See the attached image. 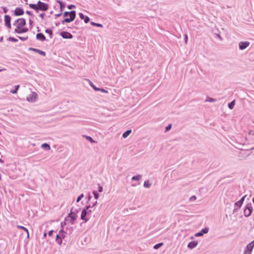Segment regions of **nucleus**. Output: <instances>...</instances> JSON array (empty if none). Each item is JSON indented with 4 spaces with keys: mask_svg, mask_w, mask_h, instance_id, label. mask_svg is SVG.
<instances>
[{
    "mask_svg": "<svg viewBox=\"0 0 254 254\" xmlns=\"http://www.w3.org/2000/svg\"><path fill=\"white\" fill-rule=\"evenodd\" d=\"M5 70V69L3 68V69H0V71H2L3 70Z\"/></svg>",
    "mask_w": 254,
    "mask_h": 254,
    "instance_id": "69168bd1",
    "label": "nucleus"
},
{
    "mask_svg": "<svg viewBox=\"0 0 254 254\" xmlns=\"http://www.w3.org/2000/svg\"><path fill=\"white\" fill-rule=\"evenodd\" d=\"M41 147L46 150H49L51 149L50 145L46 143L42 144Z\"/></svg>",
    "mask_w": 254,
    "mask_h": 254,
    "instance_id": "4be33fe9",
    "label": "nucleus"
},
{
    "mask_svg": "<svg viewBox=\"0 0 254 254\" xmlns=\"http://www.w3.org/2000/svg\"><path fill=\"white\" fill-rule=\"evenodd\" d=\"M45 15V13H43L40 14V15H39V16H40L42 19H44Z\"/></svg>",
    "mask_w": 254,
    "mask_h": 254,
    "instance_id": "6e6d98bb",
    "label": "nucleus"
},
{
    "mask_svg": "<svg viewBox=\"0 0 254 254\" xmlns=\"http://www.w3.org/2000/svg\"><path fill=\"white\" fill-rule=\"evenodd\" d=\"M37 97V94L36 93L33 92L27 97V100L29 102H34Z\"/></svg>",
    "mask_w": 254,
    "mask_h": 254,
    "instance_id": "0eeeda50",
    "label": "nucleus"
},
{
    "mask_svg": "<svg viewBox=\"0 0 254 254\" xmlns=\"http://www.w3.org/2000/svg\"><path fill=\"white\" fill-rule=\"evenodd\" d=\"M235 104V101L233 100V101H232L231 102H230L228 104V106L229 109H233L234 108Z\"/></svg>",
    "mask_w": 254,
    "mask_h": 254,
    "instance_id": "cd10ccee",
    "label": "nucleus"
},
{
    "mask_svg": "<svg viewBox=\"0 0 254 254\" xmlns=\"http://www.w3.org/2000/svg\"><path fill=\"white\" fill-rule=\"evenodd\" d=\"M45 32L49 34L50 38L51 39L53 37V31L50 29H47L45 30Z\"/></svg>",
    "mask_w": 254,
    "mask_h": 254,
    "instance_id": "a878e982",
    "label": "nucleus"
},
{
    "mask_svg": "<svg viewBox=\"0 0 254 254\" xmlns=\"http://www.w3.org/2000/svg\"><path fill=\"white\" fill-rule=\"evenodd\" d=\"M99 91H101L102 92H103V93H108V91L104 89H103V88H99Z\"/></svg>",
    "mask_w": 254,
    "mask_h": 254,
    "instance_id": "de8ad7c7",
    "label": "nucleus"
},
{
    "mask_svg": "<svg viewBox=\"0 0 254 254\" xmlns=\"http://www.w3.org/2000/svg\"><path fill=\"white\" fill-rule=\"evenodd\" d=\"M93 193L94 194L95 199H97L99 198V194L96 191H93Z\"/></svg>",
    "mask_w": 254,
    "mask_h": 254,
    "instance_id": "4c0bfd02",
    "label": "nucleus"
},
{
    "mask_svg": "<svg viewBox=\"0 0 254 254\" xmlns=\"http://www.w3.org/2000/svg\"><path fill=\"white\" fill-rule=\"evenodd\" d=\"M196 199V197L195 195H193L190 198V200L191 201H194Z\"/></svg>",
    "mask_w": 254,
    "mask_h": 254,
    "instance_id": "49530a36",
    "label": "nucleus"
},
{
    "mask_svg": "<svg viewBox=\"0 0 254 254\" xmlns=\"http://www.w3.org/2000/svg\"><path fill=\"white\" fill-rule=\"evenodd\" d=\"M60 35L64 39H71L73 37L71 34L66 31L61 32Z\"/></svg>",
    "mask_w": 254,
    "mask_h": 254,
    "instance_id": "1a4fd4ad",
    "label": "nucleus"
},
{
    "mask_svg": "<svg viewBox=\"0 0 254 254\" xmlns=\"http://www.w3.org/2000/svg\"><path fill=\"white\" fill-rule=\"evenodd\" d=\"M91 24L92 25L95 26H97V27H103V25L101 24L95 23L94 22H91Z\"/></svg>",
    "mask_w": 254,
    "mask_h": 254,
    "instance_id": "f704fd0d",
    "label": "nucleus"
},
{
    "mask_svg": "<svg viewBox=\"0 0 254 254\" xmlns=\"http://www.w3.org/2000/svg\"><path fill=\"white\" fill-rule=\"evenodd\" d=\"M98 191L100 192L103 191V187L102 186H99Z\"/></svg>",
    "mask_w": 254,
    "mask_h": 254,
    "instance_id": "3c124183",
    "label": "nucleus"
},
{
    "mask_svg": "<svg viewBox=\"0 0 254 254\" xmlns=\"http://www.w3.org/2000/svg\"><path fill=\"white\" fill-rule=\"evenodd\" d=\"M77 243L79 247L86 245L88 243L87 239H78Z\"/></svg>",
    "mask_w": 254,
    "mask_h": 254,
    "instance_id": "4468645a",
    "label": "nucleus"
},
{
    "mask_svg": "<svg viewBox=\"0 0 254 254\" xmlns=\"http://www.w3.org/2000/svg\"><path fill=\"white\" fill-rule=\"evenodd\" d=\"M11 17L8 15H6L4 16V23L5 25L7 26L8 28H11V24H10Z\"/></svg>",
    "mask_w": 254,
    "mask_h": 254,
    "instance_id": "9d476101",
    "label": "nucleus"
},
{
    "mask_svg": "<svg viewBox=\"0 0 254 254\" xmlns=\"http://www.w3.org/2000/svg\"><path fill=\"white\" fill-rule=\"evenodd\" d=\"M247 195H244V196H243L241 199L240 200H239V202H240L241 203H242V204L244 202V201L245 200V197H246Z\"/></svg>",
    "mask_w": 254,
    "mask_h": 254,
    "instance_id": "c03bdc74",
    "label": "nucleus"
},
{
    "mask_svg": "<svg viewBox=\"0 0 254 254\" xmlns=\"http://www.w3.org/2000/svg\"><path fill=\"white\" fill-rule=\"evenodd\" d=\"M250 44L248 41L240 42L239 44V48L240 50H243L247 48Z\"/></svg>",
    "mask_w": 254,
    "mask_h": 254,
    "instance_id": "6e6552de",
    "label": "nucleus"
},
{
    "mask_svg": "<svg viewBox=\"0 0 254 254\" xmlns=\"http://www.w3.org/2000/svg\"><path fill=\"white\" fill-rule=\"evenodd\" d=\"M8 40L13 42H16L18 41V40L17 39L12 37H9Z\"/></svg>",
    "mask_w": 254,
    "mask_h": 254,
    "instance_id": "e433bc0d",
    "label": "nucleus"
},
{
    "mask_svg": "<svg viewBox=\"0 0 254 254\" xmlns=\"http://www.w3.org/2000/svg\"><path fill=\"white\" fill-rule=\"evenodd\" d=\"M254 247V241L249 243L246 247V249L243 254H251Z\"/></svg>",
    "mask_w": 254,
    "mask_h": 254,
    "instance_id": "423d86ee",
    "label": "nucleus"
},
{
    "mask_svg": "<svg viewBox=\"0 0 254 254\" xmlns=\"http://www.w3.org/2000/svg\"><path fill=\"white\" fill-rule=\"evenodd\" d=\"M3 12L4 13H6L7 12L8 10H7V9L6 7H3Z\"/></svg>",
    "mask_w": 254,
    "mask_h": 254,
    "instance_id": "4d7b16f0",
    "label": "nucleus"
},
{
    "mask_svg": "<svg viewBox=\"0 0 254 254\" xmlns=\"http://www.w3.org/2000/svg\"><path fill=\"white\" fill-rule=\"evenodd\" d=\"M19 23H18V25L19 27H21V28L24 27L26 25V21L24 18H19Z\"/></svg>",
    "mask_w": 254,
    "mask_h": 254,
    "instance_id": "aec40b11",
    "label": "nucleus"
},
{
    "mask_svg": "<svg viewBox=\"0 0 254 254\" xmlns=\"http://www.w3.org/2000/svg\"><path fill=\"white\" fill-rule=\"evenodd\" d=\"M28 31V29L27 28H23L22 27V29H21L20 33H25Z\"/></svg>",
    "mask_w": 254,
    "mask_h": 254,
    "instance_id": "ea45409f",
    "label": "nucleus"
},
{
    "mask_svg": "<svg viewBox=\"0 0 254 254\" xmlns=\"http://www.w3.org/2000/svg\"><path fill=\"white\" fill-rule=\"evenodd\" d=\"M19 88V85H17L15 86L14 90H10V92L12 93V94H16V93H17V90H18Z\"/></svg>",
    "mask_w": 254,
    "mask_h": 254,
    "instance_id": "c756f323",
    "label": "nucleus"
},
{
    "mask_svg": "<svg viewBox=\"0 0 254 254\" xmlns=\"http://www.w3.org/2000/svg\"><path fill=\"white\" fill-rule=\"evenodd\" d=\"M63 15L65 18L62 20V23L64 24L65 23H69L74 20L76 16V12L74 10L65 11Z\"/></svg>",
    "mask_w": 254,
    "mask_h": 254,
    "instance_id": "f03ea898",
    "label": "nucleus"
},
{
    "mask_svg": "<svg viewBox=\"0 0 254 254\" xmlns=\"http://www.w3.org/2000/svg\"><path fill=\"white\" fill-rule=\"evenodd\" d=\"M24 14V10L20 7H16L14 10V14L15 16H20Z\"/></svg>",
    "mask_w": 254,
    "mask_h": 254,
    "instance_id": "9b49d317",
    "label": "nucleus"
},
{
    "mask_svg": "<svg viewBox=\"0 0 254 254\" xmlns=\"http://www.w3.org/2000/svg\"><path fill=\"white\" fill-rule=\"evenodd\" d=\"M141 178V175H137L136 176H133L131 178L132 181H139Z\"/></svg>",
    "mask_w": 254,
    "mask_h": 254,
    "instance_id": "393cba45",
    "label": "nucleus"
},
{
    "mask_svg": "<svg viewBox=\"0 0 254 254\" xmlns=\"http://www.w3.org/2000/svg\"><path fill=\"white\" fill-rule=\"evenodd\" d=\"M3 40V37H0V41L2 42Z\"/></svg>",
    "mask_w": 254,
    "mask_h": 254,
    "instance_id": "0e129e2a",
    "label": "nucleus"
},
{
    "mask_svg": "<svg viewBox=\"0 0 254 254\" xmlns=\"http://www.w3.org/2000/svg\"><path fill=\"white\" fill-rule=\"evenodd\" d=\"M143 186L145 188H149L150 187L151 184L149 183L148 181H146L144 182Z\"/></svg>",
    "mask_w": 254,
    "mask_h": 254,
    "instance_id": "2f4dec72",
    "label": "nucleus"
},
{
    "mask_svg": "<svg viewBox=\"0 0 254 254\" xmlns=\"http://www.w3.org/2000/svg\"><path fill=\"white\" fill-rule=\"evenodd\" d=\"M131 132V129L127 130L126 132H125L123 133V137L124 138H127L130 134Z\"/></svg>",
    "mask_w": 254,
    "mask_h": 254,
    "instance_id": "5701e85b",
    "label": "nucleus"
},
{
    "mask_svg": "<svg viewBox=\"0 0 254 254\" xmlns=\"http://www.w3.org/2000/svg\"><path fill=\"white\" fill-rule=\"evenodd\" d=\"M162 245H163V243H160L155 245L153 248L154 249L157 250V249H159V248H160Z\"/></svg>",
    "mask_w": 254,
    "mask_h": 254,
    "instance_id": "c9c22d12",
    "label": "nucleus"
},
{
    "mask_svg": "<svg viewBox=\"0 0 254 254\" xmlns=\"http://www.w3.org/2000/svg\"><path fill=\"white\" fill-rule=\"evenodd\" d=\"M247 195H244V196H243L241 199L240 200H239V202H240L241 203H242V204L244 202V201L245 200V197H246Z\"/></svg>",
    "mask_w": 254,
    "mask_h": 254,
    "instance_id": "a18cd8bd",
    "label": "nucleus"
},
{
    "mask_svg": "<svg viewBox=\"0 0 254 254\" xmlns=\"http://www.w3.org/2000/svg\"><path fill=\"white\" fill-rule=\"evenodd\" d=\"M62 14V13H59V14H56V17H59V16H60Z\"/></svg>",
    "mask_w": 254,
    "mask_h": 254,
    "instance_id": "680f3d73",
    "label": "nucleus"
},
{
    "mask_svg": "<svg viewBox=\"0 0 254 254\" xmlns=\"http://www.w3.org/2000/svg\"><path fill=\"white\" fill-rule=\"evenodd\" d=\"M208 232V228H204L202 229L200 232L196 233L194 234L195 237L202 236L204 234H206Z\"/></svg>",
    "mask_w": 254,
    "mask_h": 254,
    "instance_id": "f8f14e48",
    "label": "nucleus"
},
{
    "mask_svg": "<svg viewBox=\"0 0 254 254\" xmlns=\"http://www.w3.org/2000/svg\"><path fill=\"white\" fill-rule=\"evenodd\" d=\"M29 6L30 8L35 10L37 12H38L39 10L46 11L49 7L48 4L43 2L40 0L38 1L37 4L33 3L29 4Z\"/></svg>",
    "mask_w": 254,
    "mask_h": 254,
    "instance_id": "f257e3e1",
    "label": "nucleus"
},
{
    "mask_svg": "<svg viewBox=\"0 0 254 254\" xmlns=\"http://www.w3.org/2000/svg\"><path fill=\"white\" fill-rule=\"evenodd\" d=\"M84 137H85L86 138V139L87 140H88L89 142H90L91 143L95 142V141L93 140V139L89 136L84 135Z\"/></svg>",
    "mask_w": 254,
    "mask_h": 254,
    "instance_id": "c85d7f7f",
    "label": "nucleus"
},
{
    "mask_svg": "<svg viewBox=\"0 0 254 254\" xmlns=\"http://www.w3.org/2000/svg\"><path fill=\"white\" fill-rule=\"evenodd\" d=\"M171 127H172L171 124H169V125H168L166 127L165 131L167 132V131H169L171 128Z\"/></svg>",
    "mask_w": 254,
    "mask_h": 254,
    "instance_id": "79ce46f5",
    "label": "nucleus"
},
{
    "mask_svg": "<svg viewBox=\"0 0 254 254\" xmlns=\"http://www.w3.org/2000/svg\"><path fill=\"white\" fill-rule=\"evenodd\" d=\"M17 227L18 228H19L24 230V235H25L24 237H26V238H29V233H28V230L26 228H25L23 226H19V225H18Z\"/></svg>",
    "mask_w": 254,
    "mask_h": 254,
    "instance_id": "6ab92c4d",
    "label": "nucleus"
},
{
    "mask_svg": "<svg viewBox=\"0 0 254 254\" xmlns=\"http://www.w3.org/2000/svg\"><path fill=\"white\" fill-rule=\"evenodd\" d=\"M198 244L197 241H192L189 243L188 245V248L190 249H192L194 248Z\"/></svg>",
    "mask_w": 254,
    "mask_h": 254,
    "instance_id": "2eb2a0df",
    "label": "nucleus"
},
{
    "mask_svg": "<svg viewBox=\"0 0 254 254\" xmlns=\"http://www.w3.org/2000/svg\"><path fill=\"white\" fill-rule=\"evenodd\" d=\"M75 5H72V4L69 5L67 6V8L69 9H72L73 8H75Z\"/></svg>",
    "mask_w": 254,
    "mask_h": 254,
    "instance_id": "09e8293b",
    "label": "nucleus"
},
{
    "mask_svg": "<svg viewBox=\"0 0 254 254\" xmlns=\"http://www.w3.org/2000/svg\"><path fill=\"white\" fill-rule=\"evenodd\" d=\"M36 39L41 41H44L46 40V37L42 33H39L37 34Z\"/></svg>",
    "mask_w": 254,
    "mask_h": 254,
    "instance_id": "ddd939ff",
    "label": "nucleus"
},
{
    "mask_svg": "<svg viewBox=\"0 0 254 254\" xmlns=\"http://www.w3.org/2000/svg\"><path fill=\"white\" fill-rule=\"evenodd\" d=\"M253 208L251 203H248L245 207L244 211V215L245 217H248L250 216L253 211Z\"/></svg>",
    "mask_w": 254,
    "mask_h": 254,
    "instance_id": "39448f33",
    "label": "nucleus"
},
{
    "mask_svg": "<svg viewBox=\"0 0 254 254\" xmlns=\"http://www.w3.org/2000/svg\"><path fill=\"white\" fill-rule=\"evenodd\" d=\"M250 154H246L245 152H240L239 155L240 159L243 160L246 159L248 156H249Z\"/></svg>",
    "mask_w": 254,
    "mask_h": 254,
    "instance_id": "412c9836",
    "label": "nucleus"
},
{
    "mask_svg": "<svg viewBox=\"0 0 254 254\" xmlns=\"http://www.w3.org/2000/svg\"><path fill=\"white\" fill-rule=\"evenodd\" d=\"M90 85L95 90L97 91H99V88L96 87L91 81H90Z\"/></svg>",
    "mask_w": 254,
    "mask_h": 254,
    "instance_id": "72a5a7b5",
    "label": "nucleus"
},
{
    "mask_svg": "<svg viewBox=\"0 0 254 254\" xmlns=\"http://www.w3.org/2000/svg\"><path fill=\"white\" fill-rule=\"evenodd\" d=\"M53 230H51L48 232V235L49 237H51L52 236Z\"/></svg>",
    "mask_w": 254,
    "mask_h": 254,
    "instance_id": "603ef678",
    "label": "nucleus"
},
{
    "mask_svg": "<svg viewBox=\"0 0 254 254\" xmlns=\"http://www.w3.org/2000/svg\"><path fill=\"white\" fill-rule=\"evenodd\" d=\"M57 2L59 3L60 5L61 9L62 10V9L64 7L65 4L60 0H58Z\"/></svg>",
    "mask_w": 254,
    "mask_h": 254,
    "instance_id": "473e14b6",
    "label": "nucleus"
},
{
    "mask_svg": "<svg viewBox=\"0 0 254 254\" xmlns=\"http://www.w3.org/2000/svg\"><path fill=\"white\" fill-rule=\"evenodd\" d=\"M84 197V194L83 193L81 194L77 198L76 202H79L83 197Z\"/></svg>",
    "mask_w": 254,
    "mask_h": 254,
    "instance_id": "58836bf2",
    "label": "nucleus"
},
{
    "mask_svg": "<svg viewBox=\"0 0 254 254\" xmlns=\"http://www.w3.org/2000/svg\"><path fill=\"white\" fill-rule=\"evenodd\" d=\"M19 18L18 19H17L15 22L14 23H13V25H18V23H19Z\"/></svg>",
    "mask_w": 254,
    "mask_h": 254,
    "instance_id": "5fc2aeb1",
    "label": "nucleus"
},
{
    "mask_svg": "<svg viewBox=\"0 0 254 254\" xmlns=\"http://www.w3.org/2000/svg\"><path fill=\"white\" fill-rule=\"evenodd\" d=\"M91 197H92L91 196H89V199H88L90 200Z\"/></svg>",
    "mask_w": 254,
    "mask_h": 254,
    "instance_id": "338daca9",
    "label": "nucleus"
},
{
    "mask_svg": "<svg viewBox=\"0 0 254 254\" xmlns=\"http://www.w3.org/2000/svg\"><path fill=\"white\" fill-rule=\"evenodd\" d=\"M29 51H32L35 52L36 53H38L40 55H41L42 56H45V55H46L45 52H44V51H41V50H40L39 49H37L33 48H30L29 49Z\"/></svg>",
    "mask_w": 254,
    "mask_h": 254,
    "instance_id": "a211bd4d",
    "label": "nucleus"
},
{
    "mask_svg": "<svg viewBox=\"0 0 254 254\" xmlns=\"http://www.w3.org/2000/svg\"><path fill=\"white\" fill-rule=\"evenodd\" d=\"M96 203L97 201H96L94 204H93L92 207H91L90 205L86 206V207L82 210L81 214V219L82 220H85V222L87 221L88 219L86 218V216L89 213L91 212L92 211V210L89 209V208H92L94 205L96 204Z\"/></svg>",
    "mask_w": 254,
    "mask_h": 254,
    "instance_id": "7ed1b4c3",
    "label": "nucleus"
},
{
    "mask_svg": "<svg viewBox=\"0 0 254 254\" xmlns=\"http://www.w3.org/2000/svg\"><path fill=\"white\" fill-rule=\"evenodd\" d=\"M18 38H19V39H20L21 40L23 41L27 40L28 38V36H26V37L18 36Z\"/></svg>",
    "mask_w": 254,
    "mask_h": 254,
    "instance_id": "a19ab883",
    "label": "nucleus"
},
{
    "mask_svg": "<svg viewBox=\"0 0 254 254\" xmlns=\"http://www.w3.org/2000/svg\"><path fill=\"white\" fill-rule=\"evenodd\" d=\"M79 16L81 19H83L84 20L85 23H87L90 20V19L88 16H85L81 12L79 13Z\"/></svg>",
    "mask_w": 254,
    "mask_h": 254,
    "instance_id": "f3484780",
    "label": "nucleus"
},
{
    "mask_svg": "<svg viewBox=\"0 0 254 254\" xmlns=\"http://www.w3.org/2000/svg\"><path fill=\"white\" fill-rule=\"evenodd\" d=\"M46 236H47V233L45 231L43 233V237H44V238H45Z\"/></svg>",
    "mask_w": 254,
    "mask_h": 254,
    "instance_id": "bf43d9fd",
    "label": "nucleus"
},
{
    "mask_svg": "<svg viewBox=\"0 0 254 254\" xmlns=\"http://www.w3.org/2000/svg\"><path fill=\"white\" fill-rule=\"evenodd\" d=\"M242 203L239 202V201H237L234 204V208L233 210L234 212H236L238 210L241 208L242 205Z\"/></svg>",
    "mask_w": 254,
    "mask_h": 254,
    "instance_id": "dca6fc26",
    "label": "nucleus"
},
{
    "mask_svg": "<svg viewBox=\"0 0 254 254\" xmlns=\"http://www.w3.org/2000/svg\"><path fill=\"white\" fill-rule=\"evenodd\" d=\"M56 238H61L60 233L59 234H57V235L56 236Z\"/></svg>",
    "mask_w": 254,
    "mask_h": 254,
    "instance_id": "13d9d810",
    "label": "nucleus"
},
{
    "mask_svg": "<svg viewBox=\"0 0 254 254\" xmlns=\"http://www.w3.org/2000/svg\"><path fill=\"white\" fill-rule=\"evenodd\" d=\"M79 22V20H76L75 21V24H77Z\"/></svg>",
    "mask_w": 254,
    "mask_h": 254,
    "instance_id": "e2e57ef3",
    "label": "nucleus"
},
{
    "mask_svg": "<svg viewBox=\"0 0 254 254\" xmlns=\"http://www.w3.org/2000/svg\"><path fill=\"white\" fill-rule=\"evenodd\" d=\"M216 101V99L209 97H207L205 100V102H207L213 103V102H215Z\"/></svg>",
    "mask_w": 254,
    "mask_h": 254,
    "instance_id": "bb28decb",
    "label": "nucleus"
},
{
    "mask_svg": "<svg viewBox=\"0 0 254 254\" xmlns=\"http://www.w3.org/2000/svg\"><path fill=\"white\" fill-rule=\"evenodd\" d=\"M59 233L61 235V238H65L66 237V233L64 232L62 229L59 231Z\"/></svg>",
    "mask_w": 254,
    "mask_h": 254,
    "instance_id": "b1692460",
    "label": "nucleus"
},
{
    "mask_svg": "<svg viewBox=\"0 0 254 254\" xmlns=\"http://www.w3.org/2000/svg\"><path fill=\"white\" fill-rule=\"evenodd\" d=\"M253 203H254V198H253Z\"/></svg>",
    "mask_w": 254,
    "mask_h": 254,
    "instance_id": "774afa93",
    "label": "nucleus"
},
{
    "mask_svg": "<svg viewBox=\"0 0 254 254\" xmlns=\"http://www.w3.org/2000/svg\"><path fill=\"white\" fill-rule=\"evenodd\" d=\"M188 39V35H187V34H185V41L186 44L187 43Z\"/></svg>",
    "mask_w": 254,
    "mask_h": 254,
    "instance_id": "8fccbe9b",
    "label": "nucleus"
},
{
    "mask_svg": "<svg viewBox=\"0 0 254 254\" xmlns=\"http://www.w3.org/2000/svg\"><path fill=\"white\" fill-rule=\"evenodd\" d=\"M77 215L75 213L72 211L71 209L70 213L65 218V221L66 222H69L71 224L74 223V221L76 220Z\"/></svg>",
    "mask_w": 254,
    "mask_h": 254,
    "instance_id": "20e7f679",
    "label": "nucleus"
},
{
    "mask_svg": "<svg viewBox=\"0 0 254 254\" xmlns=\"http://www.w3.org/2000/svg\"><path fill=\"white\" fill-rule=\"evenodd\" d=\"M29 24H30V25H32V23H33V21H32V20H31V19H29Z\"/></svg>",
    "mask_w": 254,
    "mask_h": 254,
    "instance_id": "052dcab7",
    "label": "nucleus"
},
{
    "mask_svg": "<svg viewBox=\"0 0 254 254\" xmlns=\"http://www.w3.org/2000/svg\"><path fill=\"white\" fill-rule=\"evenodd\" d=\"M26 14H28L29 15L33 16V14H32V13L31 11H28V10H27V11H26Z\"/></svg>",
    "mask_w": 254,
    "mask_h": 254,
    "instance_id": "864d4df0",
    "label": "nucleus"
},
{
    "mask_svg": "<svg viewBox=\"0 0 254 254\" xmlns=\"http://www.w3.org/2000/svg\"><path fill=\"white\" fill-rule=\"evenodd\" d=\"M21 29H22V28L21 27H19V26L17 25L16 26V28L14 30V32L17 33H20Z\"/></svg>",
    "mask_w": 254,
    "mask_h": 254,
    "instance_id": "7c9ffc66",
    "label": "nucleus"
},
{
    "mask_svg": "<svg viewBox=\"0 0 254 254\" xmlns=\"http://www.w3.org/2000/svg\"><path fill=\"white\" fill-rule=\"evenodd\" d=\"M55 241L59 245H61L62 243V239H55Z\"/></svg>",
    "mask_w": 254,
    "mask_h": 254,
    "instance_id": "37998d69",
    "label": "nucleus"
}]
</instances>
